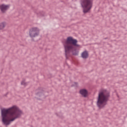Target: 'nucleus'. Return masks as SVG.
Returning <instances> with one entry per match:
<instances>
[{"label":"nucleus","mask_w":127,"mask_h":127,"mask_svg":"<svg viewBox=\"0 0 127 127\" xmlns=\"http://www.w3.org/2000/svg\"><path fill=\"white\" fill-rule=\"evenodd\" d=\"M22 115V111L16 105L1 110L2 123L4 126H9L16 119H19Z\"/></svg>","instance_id":"nucleus-1"},{"label":"nucleus","mask_w":127,"mask_h":127,"mask_svg":"<svg viewBox=\"0 0 127 127\" xmlns=\"http://www.w3.org/2000/svg\"><path fill=\"white\" fill-rule=\"evenodd\" d=\"M77 43L78 41L71 36L68 37L63 42L66 59H68V54L70 53H72L73 55H78L76 48L80 47V46Z\"/></svg>","instance_id":"nucleus-2"},{"label":"nucleus","mask_w":127,"mask_h":127,"mask_svg":"<svg viewBox=\"0 0 127 127\" xmlns=\"http://www.w3.org/2000/svg\"><path fill=\"white\" fill-rule=\"evenodd\" d=\"M110 97V92L106 89H102L100 91L97 98V105L101 109L107 105L108 100Z\"/></svg>","instance_id":"nucleus-3"},{"label":"nucleus","mask_w":127,"mask_h":127,"mask_svg":"<svg viewBox=\"0 0 127 127\" xmlns=\"http://www.w3.org/2000/svg\"><path fill=\"white\" fill-rule=\"evenodd\" d=\"M80 4L84 13H87L93 7V0H81Z\"/></svg>","instance_id":"nucleus-4"},{"label":"nucleus","mask_w":127,"mask_h":127,"mask_svg":"<svg viewBox=\"0 0 127 127\" xmlns=\"http://www.w3.org/2000/svg\"><path fill=\"white\" fill-rule=\"evenodd\" d=\"M40 32V29L38 27H34L31 28L29 30V35L31 38H34L35 37H37L39 35Z\"/></svg>","instance_id":"nucleus-5"},{"label":"nucleus","mask_w":127,"mask_h":127,"mask_svg":"<svg viewBox=\"0 0 127 127\" xmlns=\"http://www.w3.org/2000/svg\"><path fill=\"white\" fill-rule=\"evenodd\" d=\"M9 5H6L4 4H1L0 5V9L2 12V13H4L8 8H9Z\"/></svg>","instance_id":"nucleus-6"},{"label":"nucleus","mask_w":127,"mask_h":127,"mask_svg":"<svg viewBox=\"0 0 127 127\" xmlns=\"http://www.w3.org/2000/svg\"><path fill=\"white\" fill-rule=\"evenodd\" d=\"M79 93L82 97H84V98H87L88 97V95L89 94V92H88V90L86 89H81L79 91Z\"/></svg>","instance_id":"nucleus-7"},{"label":"nucleus","mask_w":127,"mask_h":127,"mask_svg":"<svg viewBox=\"0 0 127 127\" xmlns=\"http://www.w3.org/2000/svg\"><path fill=\"white\" fill-rule=\"evenodd\" d=\"M81 57L83 59H87L89 57V53L87 51H84L81 53Z\"/></svg>","instance_id":"nucleus-8"},{"label":"nucleus","mask_w":127,"mask_h":127,"mask_svg":"<svg viewBox=\"0 0 127 127\" xmlns=\"http://www.w3.org/2000/svg\"><path fill=\"white\" fill-rule=\"evenodd\" d=\"M5 25H6V23L5 22H2L0 23V29H3L5 27Z\"/></svg>","instance_id":"nucleus-9"},{"label":"nucleus","mask_w":127,"mask_h":127,"mask_svg":"<svg viewBox=\"0 0 127 127\" xmlns=\"http://www.w3.org/2000/svg\"><path fill=\"white\" fill-rule=\"evenodd\" d=\"M21 85H23V86H26L27 85V83L25 82V81L23 80L21 82Z\"/></svg>","instance_id":"nucleus-10"},{"label":"nucleus","mask_w":127,"mask_h":127,"mask_svg":"<svg viewBox=\"0 0 127 127\" xmlns=\"http://www.w3.org/2000/svg\"><path fill=\"white\" fill-rule=\"evenodd\" d=\"M40 94H41V95H42V93H38V94H37L38 96H40Z\"/></svg>","instance_id":"nucleus-11"},{"label":"nucleus","mask_w":127,"mask_h":127,"mask_svg":"<svg viewBox=\"0 0 127 127\" xmlns=\"http://www.w3.org/2000/svg\"><path fill=\"white\" fill-rule=\"evenodd\" d=\"M74 84H75L74 86H77V85L78 84V83H77L76 82H75Z\"/></svg>","instance_id":"nucleus-12"}]
</instances>
